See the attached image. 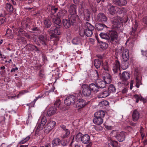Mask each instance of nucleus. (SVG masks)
<instances>
[{
    "mask_svg": "<svg viewBox=\"0 0 147 147\" xmlns=\"http://www.w3.org/2000/svg\"><path fill=\"white\" fill-rule=\"evenodd\" d=\"M94 27L88 22H86L80 29L79 33L81 36L83 33L87 36L90 37L93 34L92 31L94 30Z\"/></svg>",
    "mask_w": 147,
    "mask_h": 147,
    "instance_id": "obj_1",
    "label": "nucleus"
},
{
    "mask_svg": "<svg viewBox=\"0 0 147 147\" xmlns=\"http://www.w3.org/2000/svg\"><path fill=\"white\" fill-rule=\"evenodd\" d=\"M116 52L119 54L120 53H122V58L123 62L122 63V67L123 69H127L129 66V63L127 62L126 63H125L126 62L129 58V52L128 50L125 49H124L123 48H121L119 49L116 50Z\"/></svg>",
    "mask_w": 147,
    "mask_h": 147,
    "instance_id": "obj_2",
    "label": "nucleus"
},
{
    "mask_svg": "<svg viewBox=\"0 0 147 147\" xmlns=\"http://www.w3.org/2000/svg\"><path fill=\"white\" fill-rule=\"evenodd\" d=\"M60 26H52L50 30L48 31V32L50 35L51 39L54 38L53 39V45H56L57 44V42L59 41V38L57 35L61 34L59 28Z\"/></svg>",
    "mask_w": 147,
    "mask_h": 147,
    "instance_id": "obj_3",
    "label": "nucleus"
},
{
    "mask_svg": "<svg viewBox=\"0 0 147 147\" xmlns=\"http://www.w3.org/2000/svg\"><path fill=\"white\" fill-rule=\"evenodd\" d=\"M85 7V3L83 2L79 6V11L81 13H83L84 19L87 21H89L90 19V13L88 10L84 9Z\"/></svg>",
    "mask_w": 147,
    "mask_h": 147,
    "instance_id": "obj_4",
    "label": "nucleus"
},
{
    "mask_svg": "<svg viewBox=\"0 0 147 147\" xmlns=\"http://www.w3.org/2000/svg\"><path fill=\"white\" fill-rule=\"evenodd\" d=\"M111 21L115 28L120 29L122 27L123 21L122 18L119 16L115 17L111 19Z\"/></svg>",
    "mask_w": 147,
    "mask_h": 147,
    "instance_id": "obj_5",
    "label": "nucleus"
},
{
    "mask_svg": "<svg viewBox=\"0 0 147 147\" xmlns=\"http://www.w3.org/2000/svg\"><path fill=\"white\" fill-rule=\"evenodd\" d=\"M111 134H116L115 137L120 142H122L124 140L126 134V133L124 131L118 132L116 131H113L111 132Z\"/></svg>",
    "mask_w": 147,
    "mask_h": 147,
    "instance_id": "obj_6",
    "label": "nucleus"
},
{
    "mask_svg": "<svg viewBox=\"0 0 147 147\" xmlns=\"http://www.w3.org/2000/svg\"><path fill=\"white\" fill-rule=\"evenodd\" d=\"M76 100V97L74 95H70L67 96L64 100L65 104L67 106H70L74 104Z\"/></svg>",
    "mask_w": 147,
    "mask_h": 147,
    "instance_id": "obj_7",
    "label": "nucleus"
},
{
    "mask_svg": "<svg viewBox=\"0 0 147 147\" xmlns=\"http://www.w3.org/2000/svg\"><path fill=\"white\" fill-rule=\"evenodd\" d=\"M82 93L85 96H89L91 94V91L89 86L86 84H84L82 86Z\"/></svg>",
    "mask_w": 147,
    "mask_h": 147,
    "instance_id": "obj_8",
    "label": "nucleus"
},
{
    "mask_svg": "<svg viewBox=\"0 0 147 147\" xmlns=\"http://www.w3.org/2000/svg\"><path fill=\"white\" fill-rule=\"evenodd\" d=\"M109 35L110 36L109 42H113L117 40L118 36L117 32L116 31H111L110 32Z\"/></svg>",
    "mask_w": 147,
    "mask_h": 147,
    "instance_id": "obj_9",
    "label": "nucleus"
},
{
    "mask_svg": "<svg viewBox=\"0 0 147 147\" xmlns=\"http://www.w3.org/2000/svg\"><path fill=\"white\" fill-rule=\"evenodd\" d=\"M85 105V101L82 99H80V98L76 102V107L79 109L83 107Z\"/></svg>",
    "mask_w": 147,
    "mask_h": 147,
    "instance_id": "obj_10",
    "label": "nucleus"
},
{
    "mask_svg": "<svg viewBox=\"0 0 147 147\" xmlns=\"http://www.w3.org/2000/svg\"><path fill=\"white\" fill-rule=\"evenodd\" d=\"M113 3L115 5L120 6H124L127 4L126 0H112Z\"/></svg>",
    "mask_w": 147,
    "mask_h": 147,
    "instance_id": "obj_11",
    "label": "nucleus"
},
{
    "mask_svg": "<svg viewBox=\"0 0 147 147\" xmlns=\"http://www.w3.org/2000/svg\"><path fill=\"white\" fill-rule=\"evenodd\" d=\"M117 8L116 7L111 5H109L107 6V9L109 12L110 14L113 15L115 14Z\"/></svg>",
    "mask_w": 147,
    "mask_h": 147,
    "instance_id": "obj_12",
    "label": "nucleus"
},
{
    "mask_svg": "<svg viewBox=\"0 0 147 147\" xmlns=\"http://www.w3.org/2000/svg\"><path fill=\"white\" fill-rule=\"evenodd\" d=\"M97 20L99 22H106L107 21V18L104 14L100 13L97 15Z\"/></svg>",
    "mask_w": 147,
    "mask_h": 147,
    "instance_id": "obj_13",
    "label": "nucleus"
},
{
    "mask_svg": "<svg viewBox=\"0 0 147 147\" xmlns=\"http://www.w3.org/2000/svg\"><path fill=\"white\" fill-rule=\"evenodd\" d=\"M38 39L40 42L44 46H46L47 44V37L46 36L42 35L39 36Z\"/></svg>",
    "mask_w": 147,
    "mask_h": 147,
    "instance_id": "obj_14",
    "label": "nucleus"
},
{
    "mask_svg": "<svg viewBox=\"0 0 147 147\" xmlns=\"http://www.w3.org/2000/svg\"><path fill=\"white\" fill-rule=\"evenodd\" d=\"M91 91H92L95 92H97L99 90V88L98 85L96 82L95 84L92 83L90 84L88 86Z\"/></svg>",
    "mask_w": 147,
    "mask_h": 147,
    "instance_id": "obj_15",
    "label": "nucleus"
},
{
    "mask_svg": "<svg viewBox=\"0 0 147 147\" xmlns=\"http://www.w3.org/2000/svg\"><path fill=\"white\" fill-rule=\"evenodd\" d=\"M140 116L139 112L136 109L134 110L133 112L132 117L134 121H138Z\"/></svg>",
    "mask_w": 147,
    "mask_h": 147,
    "instance_id": "obj_16",
    "label": "nucleus"
},
{
    "mask_svg": "<svg viewBox=\"0 0 147 147\" xmlns=\"http://www.w3.org/2000/svg\"><path fill=\"white\" fill-rule=\"evenodd\" d=\"M138 26V24L137 22H136L134 26L132 28V30L131 33V35L134 36V40H136L137 38V35L136 33V32Z\"/></svg>",
    "mask_w": 147,
    "mask_h": 147,
    "instance_id": "obj_17",
    "label": "nucleus"
},
{
    "mask_svg": "<svg viewBox=\"0 0 147 147\" xmlns=\"http://www.w3.org/2000/svg\"><path fill=\"white\" fill-rule=\"evenodd\" d=\"M90 140V136L87 134H86L83 135L81 141L83 143L87 144L89 142Z\"/></svg>",
    "mask_w": 147,
    "mask_h": 147,
    "instance_id": "obj_18",
    "label": "nucleus"
},
{
    "mask_svg": "<svg viewBox=\"0 0 147 147\" xmlns=\"http://www.w3.org/2000/svg\"><path fill=\"white\" fill-rule=\"evenodd\" d=\"M78 16L76 14H70L68 16L69 20L72 24L76 21Z\"/></svg>",
    "mask_w": 147,
    "mask_h": 147,
    "instance_id": "obj_19",
    "label": "nucleus"
},
{
    "mask_svg": "<svg viewBox=\"0 0 147 147\" xmlns=\"http://www.w3.org/2000/svg\"><path fill=\"white\" fill-rule=\"evenodd\" d=\"M97 84V85L100 88H105L106 85V83L104 80H98L96 82Z\"/></svg>",
    "mask_w": 147,
    "mask_h": 147,
    "instance_id": "obj_20",
    "label": "nucleus"
},
{
    "mask_svg": "<svg viewBox=\"0 0 147 147\" xmlns=\"http://www.w3.org/2000/svg\"><path fill=\"white\" fill-rule=\"evenodd\" d=\"M121 78L123 81H126L129 78L130 74L128 72L124 71L122 73Z\"/></svg>",
    "mask_w": 147,
    "mask_h": 147,
    "instance_id": "obj_21",
    "label": "nucleus"
},
{
    "mask_svg": "<svg viewBox=\"0 0 147 147\" xmlns=\"http://www.w3.org/2000/svg\"><path fill=\"white\" fill-rule=\"evenodd\" d=\"M61 143V140L59 138H55L52 141V145L53 147H55L56 146L60 145Z\"/></svg>",
    "mask_w": 147,
    "mask_h": 147,
    "instance_id": "obj_22",
    "label": "nucleus"
},
{
    "mask_svg": "<svg viewBox=\"0 0 147 147\" xmlns=\"http://www.w3.org/2000/svg\"><path fill=\"white\" fill-rule=\"evenodd\" d=\"M120 66L119 62L117 60H116L113 64V70L114 73L117 72L118 69L119 68Z\"/></svg>",
    "mask_w": 147,
    "mask_h": 147,
    "instance_id": "obj_23",
    "label": "nucleus"
},
{
    "mask_svg": "<svg viewBox=\"0 0 147 147\" xmlns=\"http://www.w3.org/2000/svg\"><path fill=\"white\" fill-rule=\"evenodd\" d=\"M94 117V118L93 120V122L94 123L97 125H100L102 123L103 120L102 118L99 117Z\"/></svg>",
    "mask_w": 147,
    "mask_h": 147,
    "instance_id": "obj_24",
    "label": "nucleus"
},
{
    "mask_svg": "<svg viewBox=\"0 0 147 147\" xmlns=\"http://www.w3.org/2000/svg\"><path fill=\"white\" fill-rule=\"evenodd\" d=\"M63 24L64 27L66 28H69L72 24L69 20L63 19Z\"/></svg>",
    "mask_w": 147,
    "mask_h": 147,
    "instance_id": "obj_25",
    "label": "nucleus"
},
{
    "mask_svg": "<svg viewBox=\"0 0 147 147\" xmlns=\"http://www.w3.org/2000/svg\"><path fill=\"white\" fill-rule=\"evenodd\" d=\"M76 7L74 5H71L69 10L70 14H76Z\"/></svg>",
    "mask_w": 147,
    "mask_h": 147,
    "instance_id": "obj_26",
    "label": "nucleus"
},
{
    "mask_svg": "<svg viewBox=\"0 0 147 147\" xmlns=\"http://www.w3.org/2000/svg\"><path fill=\"white\" fill-rule=\"evenodd\" d=\"M105 112L102 111H99L95 113L94 114V116L99 117L102 118L104 117Z\"/></svg>",
    "mask_w": 147,
    "mask_h": 147,
    "instance_id": "obj_27",
    "label": "nucleus"
},
{
    "mask_svg": "<svg viewBox=\"0 0 147 147\" xmlns=\"http://www.w3.org/2000/svg\"><path fill=\"white\" fill-rule=\"evenodd\" d=\"M134 97L136 99V102L137 103L138 102L139 100L142 101L144 103H145L146 102V99L143 98L140 95H134Z\"/></svg>",
    "mask_w": 147,
    "mask_h": 147,
    "instance_id": "obj_28",
    "label": "nucleus"
},
{
    "mask_svg": "<svg viewBox=\"0 0 147 147\" xmlns=\"http://www.w3.org/2000/svg\"><path fill=\"white\" fill-rule=\"evenodd\" d=\"M104 81L107 84H109L111 81L110 75L109 74H107V75L104 77Z\"/></svg>",
    "mask_w": 147,
    "mask_h": 147,
    "instance_id": "obj_29",
    "label": "nucleus"
},
{
    "mask_svg": "<svg viewBox=\"0 0 147 147\" xmlns=\"http://www.w3.org/2000/svg\"><path fill=\"white\" fill-rule=\"evenodd\" d=\"M118 142L117 141L113 140L110 139L109 140L107 147H115L117 146Z\"/></svg>",
    "mask_w": 147,
    "mask_h": 147,
    "instance_id": "obj_30",
    "label": "nucleus"
},
{
    "mask_svg": "<svg viewBox=\"0 0 147 147\" xmlns=\"http://www.w3.org/2000/svg\"><path fill=\"white\" fill-rule=\"evenodd\" d=\"M67 13V11L65 10H60L58 12L57 15L58 18H61L63 16Z\"/></svg>",
    "mask_w": 147,
    "mask_h": 147,
    "instance_id": "obj_31",
    "label": "nucleus"
},
{
    "mask_svg": "<svg viewBox=\"0 0 147 147\" xmlns=\"http://www.w3.org/2000/svg\"><path fill=\"white\" fill-rule=\"evenodd\" d=\"M110 94V92L109 91H105L100 93L98 97L99 98H105L109 96Z\"/></svg>",
    "mask_w": 147,
    "mask_h": 147,
    "instance_id": "obj_32",
    "label": "nucleus"
},
{
    "mask_svg": "<svg viewBox=\"0 0 147 147\" xmlns=\"http://www.w3.org/2000/svg\"><path fill=\"white\" fill-rule=\"evenodd\" d=\"M55 17H53V18H51L53 19V21L54 23L56 24L58 26H61V20L58 18H54Z\"/></svg>",
    "mask_w": 147,
    "mask_h": 147,
    "instance_id": "obj_33",
    "label": "nucleus"
},
{
    "mask_svg": "<svg viewBox=\"0 0 147 147\" xmlns=\"http://www.w3.org/2000/svg\"><path fill=\"white\" fill-rule=\"evenodd\" d=\"M56 112V109L55 108L53 107L49 108L47 112V115L50 116L53 115Z\"/></svg>",
    "mask_w": 147,
    "mask_h": 147,
    "instance_id": "obj_34",
    "label": "nucleus"
},
{
    "mask_svg": "<svg viewBox=\"0 0 147 147\" xmlns=\"http://www.w3.org/2000/svg\"><path fill=\"white\" fill-rule=\"evenodd\" d=\"M105 25L103 24L98 23L96 24V29L98 31H101L105 27Z\"/></svg>",
    "mask_w": 147,
    "mask_h": 147,
    "instance_id": "obj_35",
    "label": "nucleus"
},
{
    "mask_svg": "<svg viewBox=\"0 0 147 147\" xmlns=\"http://www.w3.org/2000/svg\"><path fill=\"white\" fill-rule=\"evenodd\" d=\"M102 61H100L98 59H95L94 61V65L96 68L98 69L100 68Z\"/></svg>",
    "mask_w": 147,
    "mask_h": 147,
    "instance_id": "obj_36",
    "label": "nucleus"
},
{
    "mask_svg": "<svg viewBox=\"0 0 147 147\" xmlns=\"http://www.w3.org/2000/svg\"><path fill=\"white\" fill-rule=\"evenodd\" d=\"M44 24L45 26L47 28H49L51 25V21L48 19L45 20Z\"/></svg>",
    "mask_w": 147,
    "mask_h": 147,
    "instance_id": "obj_37",
    "label": "nucleus"
},
{
    "mask_svg": "<svg viewBox=\"0 0 147 147\" xmlns=\"http://www.w3.org/2000/svg\"><path fill=\"white\" fill-rule=\"evenodd\" d=\"M100 36L102 38L107 40L109 41V36L107 33H101L100 34Z\"/></svg>",
    "mask_w": 147,
    "mask_h": 147,
    "instance_id": "obj_38",
    "label": "nucleus"
},
{
    "mask_svg": "<svg viewBox=\"0 0 147 147\" xmlns=\"http://www.w3.org/2000/svg\"><path fill=\"white\" fill-rule=\"evenodd\" d=\"M70 134V131L68 129H66L62 134L61 137L63 138H66Z\"/></svg>",
    "mask_w": 147,
    "mask_h": 147,
    "instance_id": "obj_39",
    "label": "nucleus"
},
{
    "mask_svg": "<svg viewBox=\"0 0 147 147\" xmlns=\"http://www.w3.org/2000/svg\"><path fill=\"white\" fill-rule=\"evenodd\" d=\"M46 122V117L44 116L41 117L38 121V122H39L44 125H45Z\"/></svg>",
    "mask_w": 147,
    "mask_h": 147,
    "instance_id": "obj_40",
    "label": "nucleus"
},
{
    "mask_svg": "<svg viewBox=\"0 0 147 147\" xmlns=\"http://www.w3.org/2000/svg\"><path fill=\"white\" fill-rule=\"evenodd\" d=\"M6 7L7 10L9 12H12L13 11V7L12 5L10 3H7L6 4Z\"/></svg>",
    "mask_w": 147,
    "mask_h": 147,
    "instance_id": "obj_41",
    "label": "nucleus"
},
{
    "mask_svg": "<svg viewBox=\"0 0 147 147\" xmlns=\"http://www.w3.org/2000/svg\"><path fill=\"white\" fill-rule=\"evenodd\" d=\"M58 9L57 8H55L54 7H53L51 9V18H53V17H55L53 14L55 13L58 10Z\"/></svg>",
    "mask_w": 147,
    "mask_h": 147,
    "instance_id": "obj_42",
    "label": "nucleus"
},
{
    "mask_svg": "<svg viewBox=\"0 0 147 147\" xmlns=\"http://www.w3.org/2000/svg\"><path fill=\"white\" fill-rule=\"evenodd\" d=\"M108 90V91L110 93H111L115 92V91L116 89L113 85L111 84L109 87Z\"/></svg>",
    "mask_w": 147,
    "mask_h": 147,
    "instance_id": "obj_43",
    "label": "nucleus"
},
{
    "mask_svg": "<svg viewBox=\"0 0 147 147\" xmlns=\"http://www.w3.org/2000/svg\"><path fill=\"white\" fill-rule=\"evenodd\" d=\"M56 123V122L55 121H50L47 123V125L52 129L55 127Z\"/></svg>",
    "mask_w": 147,
    "mask_h": 147,
    "instance_id": "obj_44",
    "label": "nucleus"
},
{
    "mask_svg": "<svg viewBox=\"0 0 147 147\" xmlns=\"http://www.w3.org/2000/svg\"><path fill=\"white\" fill-rule=\"evenodd\" d=\"M72 42L74 45H78L80 43V39L78 37L74 38L72 40Z\"/></svg>",
    "mask_w": 147,
    "mask_h": 147,
    "instance_id": "obj_45",
    "label": "nucleus"
},
{
    "mask_svg": "<svg viewBox=\"0 0 147 147\" xmlns=\"http://www.w3.org/2000/svg\"><path fill=\"white\" fill-rule=\"evenodd\" d=\"M52 129L47 124L44 127V131L47 134L49 133Z\"/></svg>",
    "mask_w": 147,
    "mask_h": 147,
    "instance_id": "obj_46",
    "label": "nucleus"
},
{
    "mask_svg": "<svg viewBox=\"0 0 147 147\" xmlns=\"http://www.w3.org/2000/svg\"><path fill=\"white\" fill-rule=\"evenodd\" d=\"M108 46V45L106 42H101L100 44L101 48L103 49H107Z\"/></svg>",
    "mask_w": 147,
    "mask_h": 147,
    "instance_id": "obj_47",
    "label": "nucleus"
},
{
    "mask_svg": "<svg viewBox=\"0 0 147 147\" xmlns=\"http://www.w3.org/2000/svg\"><path fill=\"white\" fill-rule=\"evenodd\" d=\"M109 105V102L107 100H104L99 102V105L100 107H103L107 106Z\"/></svg>",
    "mask_w": 147,
    "mask_h": 147,
    "instance_id": "obj_48",
    "label": "nucleus"
},
{
    "mask_svg": "<svg viewBox=\"0 0 147 147\" xmlns=\"http://www.w3.org/2000/svg\"><path fill=\"white\" fill-rule=\"evenodd\" d=\"M83 134H82L81 133H79L76 136V140L78 142L79 141L82 140V138Z\"/></svg>",
    "mask_w": 147,
    "mask_h": 147,
    "instance_id": "obj_49",
    "label": "nucleus"
},
{
    "mask_svg": "<svg viewBox=\"0 0 147 147\" xmlns=\"http://www.w3.org/2000/svg\"><path fill=\"white\" fill-rule=\"evenodd\" d=\"M102 67L105 71H108L109 69V67L107 62L104 63L102 65Z\"/></svg>",
    "mask_w": 147,
    "mask_h": 147,
    "instance_id": "obj_50",
    "label": "nucleus"
},
{
    "mask_svg": "<svg viewBox=\"0 0 147 147\" xmlns=\"http://www.w3.org/2000/svg\"><path fill=\"white\" fill-rule=\"evenodd\" d=\"M30 138L29 136H28L26 137L25 138L23 139L22 140L20 141L19 143L20 144H22L25 143L26 142L28 141Z\"/></svg>",
    "mask_w": 147,
    "mask_h": 147,
    "instance_id": "obj_51",
    "label": "nucleus"
},
{
    "mask_svg": "<svg viewBox=\"0 0 147 147\" xmlns=\"http://www.w3.org/2000/svg\"><path fill=\"white\" fill-rule=\"evenodd\" d=\"M27 47L29 49L31 50H34L36 51H38V49L37 47L34 45L29 44L27 45Z\"/></svg>",
    "mask_w": 147,
    "mask_h": 147,
    "instance_id": "obj_52",
    "label": "nucleus"
},
{
    "mask_svg": "<svg viewBox=\"0 0 147 147\" xmlns=\"http://www.w3.org/2000/svg\"><path fill=\"white\" fill-rule=\"evenodd\" d=\"M125 11V9L123 8H118L117 11V13L118 14H121L123 13Z\"/></svg>",
    "mask_w": 147,
    "mask_h": 147,
    "instance_id": "obj_53",
    "label": "nucleus"
},
{
    "mask_svg": "<svg viewBox=\"0 0 147 147\" xmlns=\"http://www.w3.org/2000/svg\"><path fill=\"white\" fill-rule=\"evenodd\" d=\"M37 130L36 132H37V131H38V130H42L43 129V126H44V125L41 124V123L39 122H38L37 124Z\"/></svg>",
    "mask_w": 147,
    "mask_h": 147,
    "instance_id": "obj_54",
    "label": "nucleus"
},
{
    "mask_svg": "<svg viewBox=\"0 0 147 147\" xmlns=\"http://www.w3.org/2000/svg\"><path fill=\"white\" fill-rule=\"evenodd\" d=\"M61 144L62 146H65L68 144V142L66 140H63L61 141Z\"/></svg>",
    "mask_w": 147,
    "mask_h": 147,
    "instance_id": "obj_55",
    "label": "nucleus"
},
{
    "mask_svg": "<svg viewBox=\"0 0 147 147\" xmlns=\"http://www.w3.org/2000/svg\"><path fill=\"white\" fill-rule=\"evenodd\" d=\"M61 103V100L59 99H58L56 100L54 104V105L55 106H56V107H58Z\"/></svg>",
    "mask_w": 147,
    "mask_h": 147,
    "instance_id": "obj_56",
    "label": "nucleus"
},
{
    "mask_svg": "<svg viewBox=\"0 0 147 147\" xmlns=\"http://www.w3.org/2000/svg\"><path fill=\"white\" fill-rule=\"evenodd\" d=\"M26 27H28V28L30 30H32L33 31H36L38 30V29L37 27L32 28L31 26H28V24H26Z\"/></svg>",
    "mask_w": 147,
    "mask_h": 147,
    "instance_id": "obj_57",
    "label": "nucleus"
},
{
    "mask_svg": "<svg viewBox=\"0 0 147 147\" xmlns=\"http://www.w3.org/2000/svg\"><path fill=\"white\" fill-rule=\"evenodd\" d=\"M141 81L139 80H138L137 78H136V86L137 88H139V86L141 84Z\"/></svg>",
    "mask_w": 147,
    "mask_h": 147,
    "instance_id": "obj_58",
    "label": "nucleus"
},
{
    "mask_svg": "<svg viewBox=\"0 0 147 147\" xmlns=\"http://www.w3.org/2000/svg\"><path fill=\"white\" fill-rule=\"evenodd\" d=\"M143 22L146 24H147V16H146L144 17L143 18Z\"/></svg>",
    "mask_w": 147,
    "mask_h": 147,
    "instance_id": "obj_59",
    "label": "nucleus"
},
{
    "mask_svg": "<svg viewBox=\"0 0 147 147\" xmlns=\"http://www.w3.org/2000/svg\"><path fill=\"white\" fill-rule=\"evenodd\" d=\"M5 21V19L3 18L0 19V25L4 23Z\"/></svg>",
    "mask_w": 147,
    "mask_h": 147,
    "instance_id": "obj_60",
    "label": "nucleus"
},
{
    "mask_svg": "<svg viewBox=\"0 0 147 147\" xmlns=\"http://www.w3.org/2000/svg\"><path fill=\"white\" fill-rule=\"evenodd\" d=\"M60 127L61 128L63 129L64 131H65V130L66 129H67L66 128L65 126L63 125H61Z\"/></svg>",
    "mask_w": 147,
    "mask_h": 147,
    "instance_id": "obj_61",
    "label": "nucleus"
},
{
    "mask_svg": "<svg viewBox=\"0 0 147 147\" xmlns=\"http://www.w3.org/2000/svg\"><path fill=\"white\" fill-rule=\"evenodd\" d=\"M97 57L100 59H101L100 60L102 61V59L103 58V57L101 55H97Z\"/></svg>",
    "mask_w": 147,
    "mask_h": 147,
    "instance_id": "obj_62",
    "label": "nucleus"
},
{
    "mask_svg": "<svg viewBox=\"0 0 147 147\" xmlns=\"http://www.w3.org/2000/svg\"><path fill=\"white\" fill-rule=\"evenodd\" d=\"M42 97V96H38L37 97H36V98L35 99L34 101H33V102H34V103H35V102L39 98H41V97Z\"/></svg>",
    "mask_w": 147,
    "mask_h": 147,
    "instance_id": "obj_63",
    "label": "nucleus"
},
{
    "mask_svg": "<svg viewBox=\"0 0 147 147\" xmlns=\"http://www.w3.org/2000/svg\"><path fill=\"white\" fill-rule=\"evenodd\" d=\"M142 52V54L143 55H146V54L147 52V51L145 50H142L141 51Z\"/></svg>",
    "mask_w": 147,
    "mask_h": 147,
    "instance_id": "obj_64",
    "label": "nucleus"
}]
</instances>
